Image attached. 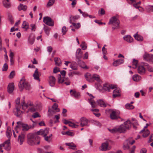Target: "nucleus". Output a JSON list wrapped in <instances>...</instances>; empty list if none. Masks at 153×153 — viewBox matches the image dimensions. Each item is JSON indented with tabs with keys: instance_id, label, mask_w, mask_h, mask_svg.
I'll return each mask as SVG.
<instances>
[{
	"instance_id": "f257e3e1",
	"label": "nucleus",
	"mask_w": 153,
	"mask_h": 153,
	"mask_svg": "<svg viewBox=\"0 0 153 153\" xmlns=\"http://www.w3.org/2000/svg\"><path fill=\"white\" fill-rule=\"evenodd\" d=\"M20 98L18 97L16 100L15 102L16 103V111H14L15 115L19 117H21L23 113V112L20 110L21 107L20 105Z\"/></svg>"
},
{
	"instance_id": "f03ea898",
	"label": "nucleus",
	"mask_w": 153,
	"mask_h": 153,
	"mask_svg": "<svg viewBox=\"0 0 153 153\" xmlns=\"http://www.w3.org/2000/svg\"><path fill=\"white\" fill-rule=\"evenodd\" d=\"M33 104L31 102H28L27 104L25 103L24 100L22 102V109L24 110L27 108H29L27 112H33L36 111V109L34 107H32L30 108H29V106H33Z\"/></svg>"
},
{
	"instance_id": "7ed1b4c3",
	"label": "nucleus",
	"mask_w": 153,
	"mask_h": 153,
	"mask_svg": "<svg viewBox=\"0 0 153 153\" xmlns=\"http://www.w3.org/2000/svg\"><path fill=\"white\" fill-rule=\"evenodd\" d=\"M19 89L20 91H22L25 88L26 90H29L30 88V84L26 81L24 78H22L19 85Z\"/></svg>"
},
{
	"instance_id": "20e7f679",
	"label": "nucleus",
	"mask_w": 153,
	"mask_h": 153,
	"mask_svg": "<svg viewBox=\"0 0 153 153\" xmlns=\"http://www.w3.org/2000/svg\"><path fill=\"white\" fill-rule=\"evenodd\" d=\"M27 143L30 145H33L35 144L38 145L40 143V141L38 140V137L36 138L34 137V135L32 134H29L27 136Z\"/></svg>"
},
{
	"instance_id": "39448f33",
	"label": "nucleus",
	"mask_w": 153,
	"mask_h": 153,
	"mask_svg": "<svg viewBox=\"0 0 153 153\" xmlns=\"http://www.w3.org/2000/svg\"><path fill=\"white\" fill-rule=\"evenodd\" d=\"M120 22L117 17L113 16L109 20L108 23L109 25H112L114 26L112 28L114 30L116 29L119 28V24Z\"/></svg>"
},
{
	"instance_id": "423d86ee",
	"label": "nucleus",
	"mask_w": 153,
	"mask_h": 153,
	"mask_svg": "<svg viewBox=\"0 0 153 153\" xmlns=\"http://www.w3.org/2000/svg\"><path fill=\"white\" fill-rule=\"evenodd\" d=\"M133 123H131L130 121L129 120H127L126 122L124 123L123 124L120 126L121 127V130L122 131V132L124 133L126 130L129 129L131 126L132 125H133Z\"/></svg>"
},
{
	"instance_id": "0eeeda50",
	"label": "nucleus",
	"mask_w": 153,
	"mask_h": 153,
	"mask_svg": "<svg viewBox=\"0 0 153 153\" xmlns=\"http://www.w3.org/2000/svg\"><path fill=\"white\" fill-rule=\"evenodd\" d=\"M79 121L80 123H79V127H82L85 126L88 127L90 126L89 124L90 122V120L85 117H81Z\"/></svg>"
},
{
	"instance_id": "6e6552de",
	"label": "nucleus",
	"mask_w": 153,
	"mask_h": 153,
	"mask_svg": "<svg viewBox=\"0 0 153 153\" xmlns=\"http://www.w3.org/2000/svg\"><path fill=\"white\" fill-rule=\"evenodd\" d=\"M17 123L18 125L16 126V127L17 128L22 127V130L24 131H27L29 129L33 127L31 125L28 126L27 124H24L20 121L17 122Z\"/></svg>"
},
{
	"instance_id": "1a4fd4ad",
	"label": "nucleus",
	"mask_w": 153,
	"mask_h": 153,
	"mask_svg": "<svg viewBox=\"0 0 153 153\" xmlns=\"http://www.w3.org/2000/svg\"><path fill=\"white\" fill-rule=\"evenodd\" d=\"M146 66H148L147 64L144 63H141V65L138 67L137 71L138 73L140 74H144L146 71L145 67Z\"/></svg>"
},
{
	"instance_id": "9d476101",
	"label": "nucleus",
	"mask_w": 153,
	"mask_h": 153,
	"mask_svg": "<svg viewBox=\"0 0 153 153\" xmlns=\"http://www.w3.org/2000/svg\"><path fill=\"white\" fill-rule=\"evenodd\" d=\"M10 139H8L5 141L3 144L0 145V149H1L2 147H4L5 149L7 150H9L10 149Z\"/></svg>"
},
{
	"instance_id": "9b49d317",
	"label": "nucleus",
	"mask_w": 153,
	"mask_h": 153,
	"mask_svg": "<svg viewBox=\"0 0 153 153\" xmlns=\"http://www.w3.org/2000/svg\"><path fill=\"white\" fill-rule=\"evenodd\" d=\"M43 22L45 24L50 26H53L54 25L53 22L51 19L49 17H44Z\"/></svg>"
},
{
	"instance_id": "f8f14e48",
	"label": "nucleus",
	"mask_w": 153,
	"mask_h": 153,
	"mask_svg": "<svg viewBox=\"0 0 153 153\" xmlns=\"http://www.w3.org/2000/svg\"><path fill=\"white\" fill-rule=\"evenodd\" d=\"M121 127L120 126H116L112 129H108L109 131L113 133H123L122 130H121Z\"/></svg>"
},
{
	"instance_id": "ddd939ff",
	"label": "nucleus",
	"mask_w": 153,
	"mask_h": 153,
	"mask_svg": "<svg viewBox=\"0 0 153 153\" xmlns=\"http://www.w3.org/2000/svg\"><path fill=\"white\" fill-rule=\"evenodd\" d=\"M115 88V86L112 85H109L105 83L103 85V88L104 89L108 91H110L111 89H113Z\"/></svg>"
},
{
	"instance_id": "4468645a",
	"label": "nucleus",
	"mask_w": 153,
	"mask_h": 153,
	"mask_svg": "<svg viewBox=\"0 0 153 153\" xmlns=\"http://www.w3.org/2000/svg\"><path fill=\"white\" fill-rule=\"evenodd\" d=\"M79 18V16L78 15L75 16L70 15L69 19V22L70 23L74 22H76Z\"/></svg>"
},
{
	"instance_id": "2eb2a0df",
	"label": "nucleus",
	"mask_w": 153,
	"mask_h": 153,
	"mask_svg": "<svg viewBox=\"0 0 153 153\" xmlns=\"http://www.w3.org/2000/svg\"><path fill=\"white\" fill-rule=\"evenodd\" d=\"M58 82L59 83H62L65 81L70 80L69 79L68 77H64L62 78L61 74L58 75Z\"/></svg>"
},
{
	"instance_id": "dca6fc26",
	"label": "nucleus",
	"mask_w": 153,
	"mask_h": 153,
	"mask_svg": "<svg viewBox=\"0 0 153 153\" xmlns=\"http://www.w3.org/2000/svg\"><path fill=\"white\" fill-rule=\"evenodd\" d=\"M49 84L51 87H53L55 84L56 79L55 77L53 76H50L49 77Z\"/></svg>"
},
{
	"instance_id": "f3484780",
	"label": "nucleus",
	"mask_w": 153,
	"mask_h": 153,
	"mask_svg": "<svg viewBox=\"0 0 153 153\" xmlns=\"http://www.w3.org/2000/svg\"><path fill=\"white\" fill-rule=\"evenodd\" d=\"M110 118L112 120H116L120 118L118 116L115 111L112 110L110 114Z\"/></svg>"
},
{
	"instance_id": "a211bd4d",
	"label": "nucleus",
	"mask_w": 153,
	"mask_h": 153,
	"mask_svg": "<svg viewBox=\"0 0 153 153\" xmlns=\"http://www.w3.org/2000/svg\"><path fill=\"white\" fill-rule=\"evenodd\" d=\"M124 62V59H120L114 61L113 63V65L114 66L116 67L123 64Z\"/></svg>"
},
{
	"instance_id": "6ab92c4d",
	"label": "nucleus",
	"mask_w": 153,
	"mask_h": 153,
	"mask_svg": "<svg viewBox=\"0 0 153 153\" xmlns=\"http://www.w3.org/2000/svg\"><path fill=\"white\" fill-rule=\"evenodd\" d=\"M120 89L119 88H115L113 91V97L115 98L117 97L120 96Z\"/></svg>"
},
{
	"instance_id": "aec40b11",
	"label": "nucleus",
	"mask_w": 153,
	"mask_h": 153,
	"mask_svg": "<svg viewBox=\"0 0 153 153\" xmlns=\"http://www.w3.org/2000/svg\"><path fill=\"white\" fill-rule=\"evenodd\" d=\"M144 58L146 60L149 61L153 62V55L146 54L143 56Z\"/></svg>"
},
{
	"instance_id": "412c9836",
	"label": "nucleus",
	"mask_w": 153,
	"mask_h": 153,
	"mask_svg": "<svg viewBox=\"0 0 153 153\" xmlns=\"http://www.w3.org/2000/svg\"><path fill=\"white\" fill-rule=\"evenodd\" d=\"M14 85L13 83H10L7 87V91L9 94L12 93L14 90Z\"/></svg>"
},
{
	"instance_id": "4be33fe9",
	"label": "nucleus",
	"mask_w": 153,
	"mask_h": 153,
	"mask_svg": "<svg viewBox=\"0 0 153 153\" xmlns=\"http://www.w3.org/2000/svg\"><path fill=\"white\" fill-rule=\"evenodd\" d=\"M70 92L71 96L74 97L76 99H78L80 97V94L79 92L73 91L72 90H70Z\"/></svg>"
},
{
	"instance_id": "5701e85b",
	"label": "nucleus",
	"mask_w": 153,
	"mask_h": 153,
	"mask_svg": "<svg viewBox=\"0 0 153 153\" xmlns=\"http://www.w3.org/2000/svg\"><path fill=\"white\" fill-rule=\"evenodd\" d=\"M123 39L127 42L131 43L133 41V38L130 35H127L124 36Z\"/></svg>"
},
{
	"instance_id": "b1692460",
	"label": "nucleus",
	"mask_w": 153,
	"mask_h": 153,
	"mask_svg": "<svg viewBox=\"0 0 153 153\" xmlns=\"http://www.w3.org/2000/svg\"><path fill=\"white\" fill-rule=\"evenodd\" d=\"M85 76L87 81L89 82L93 81L92 75H91L90 73H87L85 74Z\"/></svg>"
},
{
	"instance_id": "393cba45",
	"label": "nucleus",
	"mask_w": 153,
	"mask_h": 153,
	"mask_svg": "<svg viewBox=\"0 0 153 153\" xmlns=\"http://www.w3.org/2000/svg\"><path fill=\"white\" fill-rule=\"evenodd\" d=\"M33 76L34 79L38 80L39 82L40 81V79L39 78V73L38 71V69L36 68L35 71L34 72V73L33 74Z\"/></svg>"
},
{
	"instance_id": "a878e982",
	"label": "nucleus",
	"mask_w": 153,
	"mask_h": 153,
	"mask_svg": "<svg viewBox=\"0 0 153 153\" xmlns=\"http://www.w3.org/2000/svg\"><path fill=\"white\" fill-rule=\"evenodd\" d=\"M97 102L98 105L101 107H105L106 106V105L105 102L102 100H99L97 101Z\"/></svg>"
},
{
	"instance_id": "bb28decb",
	"label": "nucleus",
	"mask_w": 153,
	"mask_h": 153,
	"mask_svg": "<svg viewBox=\"0 0 153 153\" xmlns=\"http://www.w3.org/2000/svg\"><path fill=\"white\" fill-rule=\"evenodd\" d=\"M82 52L81 51V50L80 48H78L76 51V56L77 58L79 59L82 56Z\"/></svg>"
},
{
	"instance_id": "cd10ccee",
	"label": "nucleus",
	"mask_w": 153,
	"mask_h": 153,
	"mask_svg": "<svg viewBox=\"0 0 153 153\" xmlns=\"http://www.w3.org/2000/svg\"><path fill=\"white\" fill-rule=\"evenodd\" d=\"M27 8V6L26 5H23L22 4H20L18 7V9L19 11L23 10L25 11Z\"/></svg>"
},
{
	"instance_id": "c85d7f7f",
	"label": "nucleus",
	"mask_w": 153,
	"mask_h": 153,
	"mask_svg": "<svg viewBox=\"0 0 153 153\" xmlns=\"http://www.w3.org/2000/svg\"><path fill=\"white\" fill-rule=\"evenodd\" d=\"M35 36L34 35H30L29 38L28 39L29 43L31 45H32L34 42Z\"/></svg>"
},
{
	"instance_id": "c756f323",
	"label": "nucleus",
	"mask_w": 153,
	"mask_h": 153,
	"mask_svg": "<svg viewBox=\"0 0 153 153\" xmlns=\"http://www.w3.org/2000/svg\"><path fill=\"white\" fill-rule=\"evenodd\" d=\"M108 144L107 142L104 143L102 144L101 146L102 148L101 150L102 151H105L108 150Z\"/></svg>"
},
{
	"instance_id": "7c9ffc66",
	"label": "nucleus",
	"mask_w": 153,
	"mask_h": 153,
	"mask_svg": "<svg viewBox=\"0 0 153 153\" xmlns=\"http://www.w3.org/2000/svg\"><path fill=\"white\" fill-rule=\"evenodd\" d=\"M24 138L25 135L23 134H22L19 136L18 140L19 142L20 145H21L22 144L24 141Z\"/></svg>"
},
{
	"instance_id": "2f4dec72",
	"label": "nucleus",
	"mask_w": 153,
	"mask_h": 153,
	"mask_svg": "<svg viewBox=\"0 0 153 153\" xmlns=\"http://www.w3.org/2000/svg\"><path fill=\"white\" fill-rule=\"evenodd\" d=\"M132 79L134 81L136 82H138L140 80L141 78V76L138 74H135L133 75Z\"/></svg>"
},
{
	"instance_id": "473e14b6",
	"label": "nucleus",
	"mask_w": 153,
	"mask_h": 153,
	"mask_svg": "<svg viewBox=\"0 0 153 153\" xmlns=\"http://www.w3.org/2000/svg\"><path fill=\"white\" fill-rule=\"evenodd\" d=\"M6 134L7 137L9 138V139H10L12 135V133L10 128L9 127H8L7 128Z\"/></svg>"
},
{
	"instance_id": "72a5a7b5",
	"label": "nucleus",
	"mask_w": 153,
	"mask_h": 153,
	"mask_svg": "<svg viewBox=\"0 0 153 153\" xmlns=\"http://www.w3.org/2000/svg\"><path fill=\"white\" fill-rule=\"evenodd\" d=\"M78 124V122L73 123L70 122L68 125L73 128H77L79 127Z\"/></svg>"
},
{
	"instance_id": "f704fd0d",
	"label": "nucleus",
	"mask_w": 153,
	"mask_h": 153,
	"mask_svg": "<svg viewBox=\"0 0 153 153\" xmlns=\"http://www.w3.org/2000/svg\"><path fill=\"white\" fill-rule=\"evenodd\" d=\"M65 145L69 146V149H74V148H76V146L73 143H66Z\"/></svg>"
},
{
	"instance_id": "c9c22d12",
	"label": "nucleus",
	"mask_w": 153,
	"mask_h": 153,
	"mask_svg": "<svg viewBox=\"0 0 153 153\" xmlns=\"http://www.w3.org/2000/svg\"><path fill=\"white\" fill-rule=\"evenodd\" d=\"M134 36L135 39L137 41H140L143 40V37L142 36L138 35L137 33L135 34L134 35Z\"/></svg>"
},
{
	"instance_id": "e433bc0d",
	"label": "nucleus",
	"mask_w": 153,
	"mask_h": 153,
	"mask_svg": "<svg viewBox=\"0 0 153 153\" xmlns=\"http://www.w3.org/2000/svg\"><path fill=\"white\" fill-rule=\"evenodd\" d=\"M22 27L23 28L25 29L27 31L29 28L28 23L26 21H24L22 25Z\"/></svg>"
},
{
	"instance_id": "4c0bfd02",
	"label": "nucleus",
	"mask_w": 153,
	"mask_h": 153,
	"mask_svg": "<svg viewBox=\"0 0 153 153\" xmlns=\"http://www.w3.org/2000/svg\"><path fill=\"white\" fill-rule=\"evenodd\" d=\"M92 77L93 81L95 80L98 82H100V80L98 75L96 74H94L92 75Z\"/></svg>"
},
{
	"instance_id": "58836bf2",
	"label": "nucleus",
	"mask_w": 153,
	"mask_h": 153,
	"mask_svg": "<svg viewBox=\"0 0 153 153\" xmlns=\"http://www.w3.org/2000/svg\"><path fill=\"white\" fill-rule=\"evenodd\" d=\"M3 3L4 6L6 8H9L11 6L9 2L6 1L5 0L3 1Z\"/></svg>"
},
{
	"instance_id": "ea45409f",
	"label": "nucleus",
	"mask_w": 153,
	"mask_h": 153,
	"mask_svg": "<svg viewBox=\"0 0 153 153\" xmlns=\"http://www.w3.org/2000/svg\"><path fill=\"white\" fill-rule=\"evenodd\" d=\"M54 60L56 65L59 66L61 64V62L59 58H55Z\"/></svg>"
},
{
	"instance_id": "a19ab883",
	"label": "nucleus",
	"mask_w": 153,
	"mask_h": 153,
	"mask_svg": "<svg viewBox=\"0 0 153 153\" xmlns=\"http://www.w3.org/2000/svg\"><path fill=\"white\" fill-rule=\"evenodd\" d=\"M125 142L128 145H132L135 142V141L132 140V138H130L126 140Z\"/></svg>"
},
{
	"instance_id": "79ce46f5",
	"label": "nucleus",
	"mask_w": 153,
	"mask_h": 153,
	"mask_svg": "<svg viewBox=\"0 0 153 153\" xmlns=\"http://www.w3.org/2000/svg\"><path fill=\"white\" fill-rule=\"evenodd\" d=\"M132 64L133 66L132 68H136L137 67L138 64V61L135 59H133L132 62Z\"/></svg>"
},
{
	"instance_id": "37998d69",
	"label": "nucleus",
	"mask_w": 153,
	"mask_h": 153,
	"mask_svg": "<svg viewBox=\"0 0 153 153\" xmlns=\"http://www.w3.org/2000/svg\"><path fill=\"white\" fill-rule=\"evenodd\" d=\"M58 105L57 104L55 103L52 106V108L54 110H56V111L58 112L59 111L60 109L59 108H58Z\"/></svg>"
},
{
	"instance_id": "c03bdc74",
	"label": "nucleus",
	"mask_w": 153,
	"mask_h": 153,
	"mask_svg": "<svg viewBox=\"0 0 153 153\" xmlns=\"http://www.w3.org/2000/svg\"><path fill=\"white\" fill-rule=\"evenodd\" d=\"M125 106L126 108L128 109H132L134 108V107L130 103L127 104Z\"/></svg>"
},
{
	"instance_id": "a18cd8bd",
	"label": "nucleus",
	"mask_w": 153,
	"mask_h": 153,
	"mask_svg": "<svg viewBox=\"0 0 153 153\" xmlns=\"http://www.w3.org/2000/svg\"><path fill=\"white\" fill-rule=\"evenodd\" d=\"M48 112L49 113L48 114V116L49 117L52 116L53 114H55V111L54 110H52L50 108H49L48 109Z\"/></svg>"
},
{
	"instance_id": "49530a36",
	"label": "nucleus",
	"mask_w": 153,
	"mask_h": 153,
	"mask_svg": "<svg viewBox=\"0 0 153 153\" xmlns=\"http://www.w3.org/2000/svg\"><path fill=\"white\" fill-rule=\"evenodd\" d=\"M80 46L82 48L83 50L86 49L87 48L86 44L85 42H82L80 45Z\"/></svg>"
},
{
	"instance_id": "de8ad7c7",
	"label": "nucleus",
	"mask_w": 153,
	"mask_h": 153,
	"mask_svg": "<svg viewBox=\"0 0 153 153\" xmlns=\"http://www.w3.org/2000/svg\"><path fill=\"white\" fill-rule=\"evenodd\" d=\"M44 29L45 33L48 35L49 34L50 28L47 26H45L44 27Z\"/></svg>"
},
{
	"instance_id": "09e8293b",
	"label": "nucleus",
	"mask_w": 153,
	"mask_h": 153,
	"mask_svg": "<svg viewBox=\"0 0 153 153\" xmlns=\"http://www.w3.org/2000/svg\"><path fill=\"white\" fill-rule=\"evenodd\" d=\"M8 17L9 21L12 24L14 22L13 19L12 15L10 13L8 14Z\"/></svg>"
},
{
	"instance_id": "8fccbe9b",
	"label": "nucleus",
	"mask_w": 153,
	"mask_h": 153,
	"mask_svg": "<svg viewBox=\"0 0 153 153\" xmlns=\"http://www.w3.org/2000/svg\"><path fill=\"white\" fill-rule=\"evenodd\" d=\"M71 23L72 24L73 26L76 29H78L81 26L80 24L79 23H75L74 22H73Z\"/></svg>"
},
{
	"instance_id": "3c124183",
	"label": "nucleus",
	"mask_w": 153,
	"mask_h": 153,
	"mask_svg": "<svg viewBox=\"0 0 153 153\" xmlns=\"http://www.w3.org/2000/svg\"><path fill=\"white\" fill-rule=\"evenodd\" d=\"M55 0H49L47 4V7H50L55 2Z\"/></svg>"
},
{
	"instance_id": "603ef678",
	"label": "nucleus",
	"mask_w": 153,
	"mask_h": 153,
	"mask_svg": "<svg viewBox=\"0 0 153 153\" xmlns=\"http://www.w3.org/2000/svg\"><path fill=\"white\" fill-rule=\"evenodd\" d=\"M149 131L147 129L144 133L143 134V136L144 137H146L149 135Z\"/></svg>"
},
{
	"instance_id": "864d4df0",
	"label": "nucleus",
	"mask_w": 153,
	"mask_h": 153,
	"mask_svg": "<svg viewBox=\"0 0 153 153\" xmlns=\"http://www.w3.org/2000/svg\"><path fill=\"white\" fill-rule=\"evenodd\" d=\"M89 102L91 105V107L92 108H95L97 106L96 102L94 101L91 100V101L90 100L89 101Z\"/></svg>"
},
{
	"instance_id": "5fc2aeb1",
	"label": "nucleus",
	"mask_w": 153,
	"mask_h": 153,
	"mask_svg": "<svg viewBox=\"0 0 153 153\" xmlns=\"http://www.w3.org/2000/svg\"><path fill=\"white\" fill-rule=\"evenodd\" d=\"M123 149L124 150H127L129 148V145L127 143H126V142H125L124 143L123 146Z\"/></svg>"
},
{
	"instance_id": "6e6d98bb",
	"label": "nucleus",
	"mask_w": 153,
	"mask_h": 153,
	"mask_svg": "<svg viewBox=\"0 0 153 153\" xmlns=\"http://www.w3.org/2000/svg\"><path fill=\"white\" fill-rule=\"evenodd\" d=\"M8 68V66L7 64L6 63H4L2 68V71H6L7 70Z\"/></svg>"
},
{
	"instance_id": "4d7b16f0",
	"label": "nucleus",
	"mask_w": 153,
	"mask_h": 153,
	"mask_svg": "<svg viewBox=\"0 0 153 153\" xmlns=\"http://www.w3.org/2000/svg\"><path fill=\"white\" fill-rule=\"evenodd\" d=\"M44 129H40L39 131L37 132L36 134L39 135H44Z\"/></svg>"
},
{
	"instance_id": "13d9d810",
	"label": "nucleus",
	"mask_w": 153,
	"mask_h": 153,
	"mask_svg": "<svg viewBox=\"0 0 153 153\" xmlns=\"http://www.w3.org/2000/svg\"><path fill=\"white\" fill-rule=\"evenodd\" d=\"M32 116L34 118L40 117V116L39 115V114L37 112L34 113Z\"/></svg>"
},
{
	"instance_id": "bf43d9fd",
	"label": "nucleus",
	"mask_w": 153,
	"mask_h": 153,
	"mask_svg": "<svg viewBox=\"0 0 153 153\" xmlns=\"http://www.w3.org/2000/svg\"><path fill=\"white\" fill-rule=\"evenodd\" d=\"M94 124L96 126L100 127L101 126V124L98 121L96 120L94 121Z\"/></svg>"
},
{
	"instance_id": "052dcab7",
	"label": "nucleus",
	"mask_w": 153,
	"mask_h": 153,
	"mask_svg": "<svg viewBox=\"0 0 153 153\" xmlns=\"http://www.w3.org/2000/svg\"><path fill=\"white\" fill-rule=\"evenodd\" d=\"M67 30H66V28L65 26H64L62 28V31L63 34H65L67 32Z\"/></svg>"
},
{
	"instance_id": "680f3d73",
	"label": "nucleus",
	"mask_w": 153,
	"mask_h": 153,
	"mask_svg": "<svg viewBox=\"0 0 153 153\" xmlns=\"http://www.w3.org/2000/svg\"><path fill=\"white\" fill-rule=\"evenodd\" d=\"M44 136H46L47 134L49 132V129L48 128H45V129H44Z\"/></svg>"
},
{
	"instance_id": "e2e57ef3",
	"label": "nucleus",
	"mask_w": 153,
	"mask_h": 153,
	"mask_svg": "<svg viewBox=\"0 0 153 153\" xmlns=\"http://www.w3.org/2000/svg\"><path fill=\"white\" fill-rule=\"evenodd\" d=\"M15 75V72L14 71H12L11 72L9 75V77L10 78H12Z\"/></svg>"
},
{
	"instance_id": "0e129e2a",
	"label": "nucleus",
	"mask_w": 153,
	"mask_h": 153,
	"mask_svg": "<svg viewBox=\"0 0 153 153\" xmlns=\"http://www.w3.org/2000/svg\"><path fill=\"white\" fill-rule=\"evenodd\" d=\"M30 26V27H31V30H33L35 31L36 30V28L35 25L33 24H31Z\"/></svg>"
},
{
	"instance_id": "69168bd1",
	"label": "nucleus",
	"mask_w": 153,
	"mask_h": 153,
	"mask_svg": "<svg viewBox=\"0 0 153 153\" xmlns=\"http://www.w3.org/2000/svg\"><path fill=\"white\" fill-rule=\"evenodd\" d=\"M10 54L9 55L10 57V59L13 58V57L14 56V54L12 52L11 50H10Z\"/></svg>"
},
{
	"instance_id": "338daca9",
	"label": "nucleus",
	"mask_w": 153,
	"mask_h": 153,
	"mask_svg": "<svg viewBox=\"0 0 153 153\" xmlns=\"http://www.w3.org/2000/svg\"><path fill=\"white\" fill-rule=\"evenodd\" d=\"M47 51L50 53L52 51L53 48L51 46H48L47 47Z\"/></svg>"
},
{
	"instance_id": "774afa93",
	"label": "nucleus",
	"mask_w": 153,
	"mask_h": 153,
	"mask_svg": "<svg viewBox=\"0 0 153 153\" xmlns=\"http://www.w3.org/2000/svg\"><path fill=\"white\" fill-rule=\"evenodd\" d=\"M102 52L103 53V54H105L107 53V50L106 49L103 47L102 48Z\"/></svg>"
}]
</instances>
